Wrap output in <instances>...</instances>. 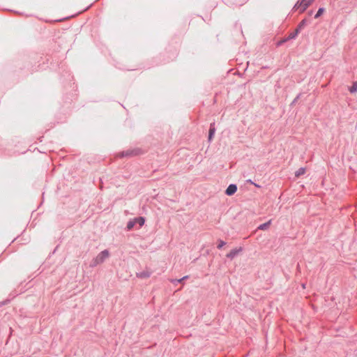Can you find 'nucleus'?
Here are the masks:
<instances>
[{
	"label": "nucleus",
	"instance_id": "obj_15",
	"mask_svg": "<svg viewBox=\"0 0 357 357\" xmlns=\"http://www.w3.org/2000/svg\"><path fill=\"white\" fill-rule=\"evenodd\" d=\"M288 40H289V39H287V38L283 39V40H280V42H278L277 45H282L283 43H284V42L287 41Z\"/></svg>",
	"mask_w": 357,
	"mask_h": 357
},
{
	"label": "nucleus",
	"instance_id": "obj_17",
	"mask_svg": "<svg viewBox=\"0 0 357 357\" xmlns=\"http://www.w3.org/2000/svg\"><path fill=\"white\" fill-rule=\"evenodd\" d=\"M145 275H146L145 274H142V273L140 275L141 277H142V276L145 277Z\"/></svg>",
	"mask_w": 357,
	"mask_h": 357
},
{
	"label": "nucleus",
	"instance_id": "obj_1",
	"mask_svg": "<svg viewBox=\"0 0 357 357\" xmlns=\"http://www.w3.org/2000/svg\"><path fill=\"white\" fill-rule=\"evenodd\" d=\"M314 0H298L294 5L293 10H298L300 13H303Z\"/></svg>",
	"mask_w": 357,
	"mask_h": 357
},
{
	"label": "nucleus",
	"instance_id": "obj_7",
	"mask_svg": "<svg viewBox=\"0 0 357 357\" xmlns=\"http://www.w3.org/2000/svg\"><path fill=\"white\" fill-rule=\"evenodd\" d=\"M298 33H299L298 29H296L294 32L289 33L287 39L290 40V39L295 38L297 36V35L298 34Z\"/></svg>",
	"mask_w": 357,
	"mask_h": 357
},
{
	"label": "nucleus",
	"instance_id": "obj_8",
	"mask_svg": "<svg viewBox=\"0 0 357 357\" xmlns=\"http://www.w3.org/2000/svg\"><path fill=\"white\" fill-rule=\"evenodd\" d=\"M134 220H135V224L138 223L140 226L144 225V224L145 222V220L143 217H139Z\"/></svg>",
	"mask_w": 357,
	"mask_h": 357
},
{
	"label": "nucleus",
	"instance_id": "obj_2",
	"mask_svg": "<svg viewBox=\"0 0 357 357\" xmlns=\"http://www.w3.org/2000/svg\"><path fill=\"white\" fill-rule=\"evenodd\" d=\"M109 256L108 250H105L100 252L94 259V265L102 264Z\"/></svg>",
	"mask_w": 357,
	"mask_h": 357
},
{
	"label": "nucleus",
	"instance_id": "obj_16",
	"mask_svg": "<svg viewBox=\"0 0 357 357\" xmlns=\"http://www.w3.org/2000/svg\"><path fill=\"white\" fill-rule=\"evenodd\" d=\"M186 278H188V276H185L183 278L178 280L177 281L180 282H181L182 280H185Z\"/></svg>",
	"mask_w": 357,
	"mask_h": 357
},
{
	"label": "nucleus",
	"instance_id": "obj_18",
	"mask_svg": "<svg viewBox=\"0 0 357 357\" xmlns=\"http://www.w3.org/2000/svg\"><path fill=\"white\" fill-rule=\"evenodd\" d=\"M149 274H146L145 277H149Z\"/></svg>",
	"mask_w": 357,
	"mask_h": 357
},
{
	"label": "nucleus",
	"instance_id": "obj_4",
	"mask_svg": "<svg viewBox=\"0 0 357 357\" xmlns=\"http://www.w3.org/2000/svg\"><path fill=\"white\" fill-rule=\"evenodd\" d=\"M237 190V187L234 184H231L226 190V194L229 196L234 195Z\"/></svg>",
	"mask_w": 357,
	"mask_h": 357
},
{
	"label": "nucleus",
	"instance_id": "obj_5",
	"mask_svg": "<svg viewBox=\"0 0 357 357\" xmlns=\"http://www.w3.org/2000/svg\"><path fill=\"white\" fill-rule=\"evenodd\" d=\"M271 220H269L266 223H264V224H261L260 225L259 227H258V229H260V230H266L270 225H271Z\"/></svg>",
	"mask_w": 357,
	"mask_h": 357
},
{
	"label": "nucleus",
	"instance_id": "obj_14",
	"mask_svg": "<svg viewBox=\"0 0 357 357\" xmlns=\"http://www.w3.org/2000/svg\"><path fill=\"white\" fill-rule=\"evenodd\" d=\"M225 245V242L222 241V240H220L218 241V248L220 249L221 248H222L224 245Z\"/></svg>",
	"mask_w": 357,
	"mask_h": 357
},
{
	"label": "nucleus",
	"instance_id": "obj_6",
	"mask_svg": "<svg viewBox=\"0 0 357 357\" xmlns=\"http://www.w3.org/2000/svg\"><path fill=\"white\" fill-rule=\"evenodd\" d=\"M305 173V168L304 167H301L299 168L296 172H295V176L296 177H299L301 175H303Z\"/></svg>",
	"mask_w": 357,
	"mask_h": 357
},
{
	"label": "nucleus",
	"instance_id": "obj_11",
	"mask_svg": "<svg viewBox=\"0 0 357 357\" xmlns=\"http://www.w3.org/2000/svg\"><path fill=\"white\" fill-rule=\"evenodd\" d=\"M324 11H325L324 8H320L318 10L317 13H316L314 17L315 18H318L319 17H320L324 13Z\"/></svg>",
	"mask_w": 357,
	"mask_h": 357
},
{
	"label": "nucleus",
	"instance_id": "obj_12",
	"mask_svg": "<svg viewBox=\"0 0 357 357\" xmlns=\"http://www.w3.org/2000/svg\"><path fill=\"white\" fill-rule=\"evenodd\" d=\"M135 225V220H131L130 222H128V225H127V228L128 230H130L133 228L134 225Z\"/></svg>",
	"mask_w": 357,
	"mask_h": 357
},
{
	"label": "nucleus",
	"instance_id": "obj_10",
	"mask_svg": "<svg viewBox=\"0 0 357 357\" xmlns=\"http://www.w3.org/2000/svg\"><path fill=\"white\" fill-rule=\"evenodd\" d=\"M349 91L351 93H354L357 91V82H354L352 86L349 89Z\"/></svg>",
	"mask_w": 357,
	"mask_h": 357
},
{
	"label": "nucleus",
	"instance_id": "obj_13",
	"mask_svg": "<svg viewBox=\"0 0 357 357\" xmlns=\"http://www.w3.org/2000/svg\"><path fill=\"white\" fill-rule=\"evenodd\" d=\"M306 24V20H303L298 25V27L296 29H298V31H300L301 29H302L304 26Z\"/></svg>",
	"mask_w": 357,
	"mask_h": 357
},
{
	"label": "nucleus",
	"instance_id": "obj_9",
	"mask_svg": "<svg viewBox=\"0 0 357 357\" xmlns=\"http://www.w3.org/2000/svg\"><path fill=\"white\" fill-rule=\"evenodd\" d=\"M215 129L213 125L211 126L208 134V139L211 140L215 133Z\"/></svg>",
	"mask_w": 357,
	"mask_h": 357
},
{
	"label": "nucleus",
	"instance_id": "obj_3",
	"mask_svg": "<svg viewBox=\"0 0 357 357\" xmlns=\"http://www.w3.org/2000/svg\"><path fill=\"white\" fill-rule=\"evenodd\" d=\"M242 248L239 247L238 248H234L231 250L227 255V257L229 259H234L238 253L242 251Z\"/></svg>",
	"mask_w": 357,
	"mask_h": 357
}]
</instances>
